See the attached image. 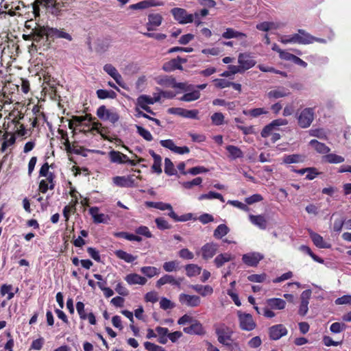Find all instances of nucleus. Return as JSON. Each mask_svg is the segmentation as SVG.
Listing matches in <instances>:
<instances>
[{
  "label": "nucleus",
  "mask_w": 351,
  "mask_h": 351,
  "mask_svg": "<svg viewBox=\"0 0 351 351\" xmlns=\"http://www.w3.org/2000/svg\"><path fill=\"white\" fill-rule=\"evenodd\" d=\"M238 63L239 66H228V69L232 70V73H243L244 71L250 69L256 64V61L250 53H242L238 56Z\"/></svg>",
  "instance_id": "nucleus-1"
},
{
  "label": "nucleus",
  "mask_w": 351,
  "mask_h": 351,
  "mask_svg": "<svg viewBox=\"0 0 351 351\" xmlns=\"http://www.w3.org/2000/svg\"><path fill=\"white\" fill-rule=\"evenodd\" d=\"M315 111L313 108L303 109L298 117V123L302 128H308L314 120Z\"/></svg>",
  "instance_id": "nucleus-2"
},
{
  "label": "nucleus",
  "mask_w": 351,
  "mask_h": 351,
  "mask_svg": "<svg viewBox=\"0 0 351 351\" xmlns=\"http://www.w3.org/2000/svg\"><path fill=\"white\" fill-rule=\"evenodd\" d=\"M219 245L213 242L204 244L199 250L196 252L197 255H201L202 258L208 261L212 258L217 252Z\"/></svg>",
  "instance_id": "nucleus-3"
},
{
  "label": "nucleus",
  "mask_w": 351,
  "mask_h": 351,
  "mask_svg": "<svg viewBox=\"0 0 351 351\" xmlns=\"http://www.w3.org/2000/svg\"><path fill=\"white\" fill-rule=\"evenodd\" d=\"M171 13L173 16L175 20L180 24H186L193 22L194 16L188 14L186 10L183 8H175L171 9Z\"/></svg>",
  "instance_id": "nucleus-4"
},
{
  "label": "nucleus",
  "mask_w": 351,
  "mask_h": 351,
  "mask_svg": "<svg viewBox=\"0 0 351 351\" xmlns=\"http://www.w3.org/2000/svg\"><path fill=\"white\" fill-rule=\"evenodd\" d=\"M237 314L240 327L242 330L251 331L256 328V324L250 314L242 313L241 311H238Z\"/></svg>",
  "instance_id": "nucleus-5"
},
{
  "label": "nucleus",
  "mask_w": 351,
  "mask_h": 351,
  "mask_svg": "<svg viewBox=\"0 0 351 351\" xmlns=\"http://www.w3.org/2000/svg\"><path fill=\"white\" fill-rule=\"evenodd\" d=\"M97 115L101 119L108 120L112 123L118 121L119 116L114 110H109L104 106H100L97 110Z\"/></svg>",
  "instance_id": "nucleus-6"
},
{
  "label": "nucleus",
  "mask_w": 351,
  "mask_h": 351,
  "mask_svg": "<svg viewBox=\"0 0 351 351\" xmlns=\"http://www.w3.org/2000/svg\"><path fill=\"white\" fill-rule=\"evenodd\" d=\"M45 26L36 24L29 34H23V38L25 40H32L34 43H39L45 39Z\"/></svg>",
  "instance_id": "nucleus-7"
},
{
  "label": "nucleus",
  "mask_w": 351,
  "mask_h": 351,
  "mask_svg": "<svg viewBox=\"0 0 351 351\" xmlns=\"http://www.w3.org/2000/svg\"><path fill=\"white\" fill-rule=\"evenodd\" d=\"M158 209L161 210H169L168 215L172 218L175 221H186L191 219V215H184L182 216H178L173 210L171 204L163 202H158Z\"/></svg>",
  "instance_id": "nucleus-8"
},
{
  "label": "nucleus",
  "mask_w": 351,
  "mask_h": 351,
  "mask_svg": "<svg viewBox=\"0 0 351 351\" xmlns=\"http://www.w3.org/2000/svg\"><path fill=\"white\" fill-rule=\"evenodd\" d=\"M215 332L219 343L225 346L230 345L232 331L228 327L223 325L217 328Z\"/></svg>",
  "instance_id": "nucleus-9"
},
{
  "label": "nucleus",
  "mask_w": 351,
  "mask_h": 351,
  "mask_svg": "<svg viewBox=\"0 0 351 351\" xmlns=\"http://www.w3.org/2000/svg\"><path fill=\"white\" fill-rule=\"evenodd\" d=\"M45 39L47 40L49 38H65L68 40H71V36L63 31L62 29H58L56 28H51L49 27H45Z\"/></svg>",
  "instance_id": "nucleus-10"
},
{
  "label": "nucleus",
  "mask_w": 351,
  "mask_h": 351,
  "mask_svg": "<svg viewBox=\"0 0 351 351\" xmlns=\"http://www.w3.org/2000/svg\"><path fill=\"white\" fill-rule=\"evenodd\" d=\"M170 114H178L182 117L198 119L197 110H186L182 108H171L168 110Z\"/></svg>",
  "instance_id": "nucleus-11"
},
{
  "label": "nucleus",
  "mask_w": 351,
  "mask_h": 351,
  "mask_svg": "<svg viewBox=\"0 0 351 351\" xmlns=\"http://www.w3.org/2000/svg\"><path fill=\"white\" fill-rule=\"evenodd\" d=\"M179 301L182 304L190 307H196L200 304V298L195 295H188L185 293H181L179 295Z\"/></svg>",
  "instance_id": "nucleus-12"
},
{
  "label": "nucleus",
  "mask_w": 351,
  "mask_h": 351,
  "mask_svg": "<svg viewBox=\"0 0 351 351\" xmlns=\"http://www.w3.org/2000/svg\"><path fill=\"white\" fill-rule=\"evenodd\" d=\"M182 280L183 278L176 279L171 275L165 274L157 280L156 287L159 288L166 284H170L180 288Z\"/></svg>",
  "instance_id": "nucleus-13"
},
{
  "label": "nucleus",
  "mask_w": 351,
  "mask_h": 351,
  "mask_svg": "<svg viewBox=\"0 0 351 351\" xmlns=\"http://www.w3.org/2000/svg\"><path fill=\"white\" fill-rule=\"evenodd\" d=\"M269 332L271 339L278 340L287 334V329L282 324H277L270 327Z\"/></svg>",
  "instance_id": "nucleus-14"
},
{
  "label": "nucleus",
  "mask_w": 351,
  "mask_h": 351,
  "mask_svg": "<svg viewBox=\"0 0 351 351\" xmlns=\"http://www.w3.org/2000/svg\"><path fill=\"white\" fill-rule=\"evenodd\" d=\"M113 182L116 185L121 187H134L137 186L133 176L128 177L116 176L113 178Z\"/></svg>",
  "instance_id": "nucleus-15"
},
{
  "label": "nucleus",
  "mask_w": 351,
  "mask_h": 351,
  "mask_svg": "<svg viewBox=\"0 0 351 351\" xmlns=\"http://www.w3.org/2000/svg\"><path fill=\"white\" fill-rule=\"evenodd\" d=\"M290 95L289 90L283 86H277L267 93V97L270 99H277L287 97Z\"/></svg>",
  "instance_id": "nucleus-16"
},
{
  "label": "nucleus",
  "mask_w": 351,
  "mask_h": 351,
  "mask_svg": "<svg viewBox=\"0 0 351 351\" xmlns=\"http://www.w3.org/2000/svg\"><path fill=\"white\" fill-rule=\"evenodd\" d=\"M263 258V256L258 252L245 254L242 257L243 263L251 267L256 266Z\"/></svg>",
  "instance_id": "nucleus-17"
},
{
  "label": "nucleus",
  "mask_w": 351,
  "mask_h": 351,
  "mask_svg": "<svg viewBox=\"0 0 351 351\" xmlns=\"http://www.w3.org/2000/svg\"><path fill=\"white\" fill-rule=\"evenodd\" d=\"M162 21V16L160 14H150L148 15V22L146 27L148 31L156 30Z\"/></svg>",
  "instance_id": "nucleus-18"
},
{
  "label": "nucleus",
  "mask_w": 351,
  "mask_h": 351,
  "mask_svg": "<svg viewBox=\"0 0 351 351\" xmlns=\"http://www.w3.org/2000/svg\"><path fill=\"white\" fill-rule=\"evenodd\" d=\"M49 166L47 162H45L39 171V176L40 177H45L47 178L48 182L50 184L49 189L53 190L55 186V184L53 182V180L55 178V176L52 172L49 171Z\"/></svg>",
  "instance_id": "nucleus-19"
},
{
  "label": "nucleus",
  "mask_w": 351,
  "mask_h": 351,
  "mask_svg": "<svg viewBox=\"0 0 351 351\" xmlns=\"http://www.w3.org/2000/svg\"><path fill=\"white\" fill-rule=\"evenodd\" d=\"M89 213L93 218V221L96 223H108L109 220V217L108 215L103 214V213H99V208L98 207H91L89 209Z\"/></svg>",
  "instance_id": "nucleus-20"
},
{
  "label": "nucleus",
  "mask_w": 351,
  "mask_h": 351,
  "mask_svg": "<svg viewBox=\"0 0 351 351\" xmlns=\"http://www.w3.org/2000/svg\"><path fill=\"white\" fill-rule=\"evenodd\" d=\"M311 291L310 290L304 291L301 294V303L299 308V314L305 315L308 312V300L311 297Z\"/></svg>",
  "instance_id": "nucleus-21"
},
{
  "label": "nucleus",
  "mask_w": 351,
  "mask_h": 351,
  "mask_svg": "<svg viewBox=\"0 0 351 351\" xmlns=\"http://www.w3.org/2000/svg\"><path fill=\"white\" fill-rule=\"evenodd\" d=\"M249 219L250 222L261 230H265L267 227V220L265 217L262 215H250Z\"/></svg>",
  "instance_id": "nucleus-22"
},
{
  "label": "nucleus",
  "mask_w": 351,
  "mask_h": 351,
  "mask_svg": "<svg viewBox=\"0 0 351 351\" xmlns=\"http://www.w3.org/2000/svg\"><path fill=\"white\" fill-rule=\"evenodd\" d=\"M183 330L185 333L189 335H202L204 333L202 325L197 320L192 322L191 326L184 328Z\"/></svg>",
  "instance_id": "nucleus-23"
},
{
  "label": "nucleus",
  "mask_w": 351,
  "mask_h": 351,
  "mask_svg": "<svg viewBox=\"0 0 351 351\" xmlns=\"http://www.w3.org/2000/svg\"><path fill=\"white\" fill-rule=\"evenodd\" d=\"M309 235H310V237L311 239H312L313 243L319 248H330L331 247V245L327 242H326L323 237L310 230L309 231Z\"/></svg>",
  "instance_id": "nucleus-24"
},
{
  "label": "nucleus",
  "mask_w": 351,
  "mask_h": 351,
  "mask_svg": "<svg viewBox=\"0 0 351 351\" xmlns=\"http://www.w3.org/2000/svg\"><path fill=\"white\" fill-rule=\"evenodd\" d=\"M104 70L110 75L119 86H122V77L114 66L110 64H106L104 66Z\"/></svg>",
  "instance_id": "nucleus-25"
},
{
  "label": "nucleus",
  "mask_w": 351,
  "mask_h": 351,
  "mask_svg": "<svg viewBox=\"0 0 351 351\" xmlns=\"http://www.w3.org/2000/svg\"><path fill=\"white\" fill-rule=\"evenodd\" d=\"M125 280L128 282V284L130 285H144L147 282V279L137 274H128L125 277Z\"/></svg>",
  "instance_id": "nucleus-26"
},
{
  "label": "nucleus",
  "mask_w": 351,
  "mask_h": 351,
  "mask_svg": "<svg viewBox=\"0 0 351 351\" xmlns=\"http://www.w3.org/2000/svg\"><path fill=\"white\" fill-rule=\"evenodd\" d=\"M109 158L112 162L117 164L125 163L126 160H128V156L125 154L114 150L109 152Z\"/></svg>",
  "instance_id": "nucleus-27"
},
{
  "label": "nucleus",
  "mask_w": 351,
  "mask_h": 351,
  "mask_svg": "<svg viewBox=\"0 0 351 351\" xmlns=\"http://www.w3.org/2000/svg\"><path fill=\"white\" fill-rule=\"evenodd\" d=\"M190 287L203 297L211 295L213 293V289L210 285H192Z\"/></svg>",
  "instance_id": "nucleus-28"
},
{
  "label": "nucleus",
  "mask_w": 351,
  "mask_h": 351,
  "mask_svg": "<svg viewBox=\"0 0 351 351\" xmlns=\"http://www.w3.org/2000/svg\"><path fill=\"white\" fill-rule=\"evenodd\" d=\"M234 257L229 253H223L217 255L214 259V263L217 267H222L226 263L233 260Z\"/></svg>",
  "instance_id": "nucleus-29"
},
{
  "label": "nucleus",
  "mask_w": 351,
  "mask_h": 351,
  "mask_svg": "<svg viewBox=\"0 0 351 351\" xmlns=\"http://www.w3.org/2000/svg\"><path fill=\"white\" fill-rule=\"evenodd\" d=\"M226 148L229 154L228 158L231 160L243 157V153L239 147L234 145H227Z\"/></svg>",
  "instance_id": "nucleus-30"
},
{
  "label": "nucleus",
  "mask_w": 351,
  "mask_h": 351,
  "mask_svg": "<svg viewBox=\"0 0 351 351\" xmlns=\"http://www.w3.org/2000/svg\"><path fill=\"white\" fill-rule=\"evenodd\" d=\"M267 305L274 309L282 310L285 308L286 302L281 298H270L266 301Z\"/></svg>",
  "instance_id": "nucleus-31"
},
{
  "label": "nucleus",
  "mask_w": 351,
  "mask_h": 351,
  "mask_svg": "<svg viewBox=\"0 0 351 351\" xmlns=\"http://www.w3.org/2000/svg\"><path fill=\"white\" fill-rule=\"evenodd\" d=\"M158 101V98L152 97L151 96L142 95L136 99V106H149Z\"/></svg>",
  "instance_id": "nucleus-32"
},
{
  "label": "nucleus",
  "mask_w": 351,
  "mask_h": 351,
  "mask_svg": "<svg viewBox=\"0 0 351 351\" xmlns=\"http://www.w3.org/2000/svg\"><path fill=\"white\" fill-rule=\"evenodd\" d=\"M162 69L166 72H171L176 69L183 70V67L182 65H180L176 58H173L164 63Z\"/></svg>",
  "instance_id": "nucleus-33"
},
{
  "label": "nucleus",
  "mask_w": 351,
  "mask_h": 351,
  "mask_svg": "<svg viewBox=\"0 0 351 351\" xmlns=\"http://www.w3.org/2000/svg\"><path fill=\"white\" fill-rule=\"evenodd\" d=\"M111 45V40L109 38L99 39L97 41L95 49L99 53L106 51Z\"/></svg>",
  "instance_id": "nucleus-34"
},
{
  "label": "nucleus",
  "mask_w": 351,
  "mask_h": 351,
  "mask_svg": "<svg viewBox=\"0 0 351 351\" xmlns=\"http://www.w3.org/2000/svg\"><path fill=\"white\" fill-rule=\"evenodd\" d=\"M222 37L226 39H230L234 38H243L246 37V34L237 32L232 28H227L222 34Z\"/></svg>",
  "instance_id": "nucleus-35"
},
{
  "label": "nucleus",
  "mask_w": 351,
  "mask_h": 351,
  "mask_svg": "<svg viewBox=\"0 0 351 351\" xmlns=\"http://www.w3.org/2000/svg\"><path fill=\"white\" fill-rule=\"evenodd\" d=\"M149 154L154 158V164L152 166V169L153 171L157 173H162V169H161V161L162 158L156 154L153 150H149Z\"/></svg>",
  "instance_id": "nucleus-36"
},
{
  "label": "nucleus",
  "mask_w": 351,
  "mask_h": 351,
  "mask_svg": "<svg viewBox=\"0 0 351 351\" xmlns=\"http://www.w3.org/2000/svg\"><path fill=\"white\" fill-rule=\"evenodd\" d=\"M160 5V3H154L152 0L143 1L137 3L130 5V8L132 10H143L148 8L151 6H157Z\"/></svg>",
  "instance_id": "nucleus-37"
},
{
  "label": "nucleus",
  "mask_w": 351,
  "mask_h": 351,
  "mask_svg": "<svg viewBox=\"0 0 351 351\" xmlns=\"http://www.w3.org/2000/svg\"><path fill=\"white\" fill-rule=\"evenodd\" d=\"M310 145L319 154H327L330 150L324 143H320L315 139L310 141Z\"/></svg>",
  "instance_id": "nucleus-38"
},
{
  "label": "nucleus",
  "mask_w": 351,
  "mask_h": 351,
  "mask_svg": "<svg viewBox=\"0 0 351 351\" xmlns=\"http://www.w3.org/2000/svg\"><path fill=\"white\" fill-rule=\"evenodd\" d=\"M305 157L300 154L287 155L283 158V162L286 164L299 163L304 161Z\"/></svg>",
  "instance_id": "nucleus-39"
},
{
  "label": "nucleus",
  "mask_w": 351,
  "mask_h": 351,
  "mask_svg": "<svg viewBox=\"0 0 351 351\" xmlns=\"http://www.w3.org/2000/svg\"><path fill=\"white\" fill-rule=\"evenodd\" d=\"M140 271L142 274L149 278L160 274V269L152 266L142 267Z\"/></svg>",
  "instance_id": "nucleus-40"
},
{
  "label": "nucleus",
  "mask_w": 351,
  "mask_h": 351,
  "mask_svg": "<svg viewBox=\"0 0 351 351\" xmlns=\"http://www.w3.org/2000/svg\"><path fill=\"white\" fill-rule=\"evenodd\" d=\"M114 254L120 259L125 261L126 263H132L136 259V256L132 255L123 250H119L114 252Z\"/></svg>",
  "instance_id": "nucleus-41"
},
{
  "label": "nucleus",
  "mask_w": 351,
  "mask_h": 351,
  "mask_svg": "<svg viewBox=\"0 0 351 351\" xmlns=\"http://www.w3.org/2000/svg\"><path fill=\"white\" fill-rule=\"evenodd\" d=\"M298 34L300 40L304 41V43H300L302 45H308L314 43V36L307 33L304 29H299Z\"/></svg>",
  "instance_id": "nucleus-42"
},
{
  "label": "nucleus",
  "mask_w": 351,
  "mask_h": 351,
  "mask_svg": "<svg viewBox=\"0 0 351 351\" xmlns=\"http://www.w3.org/2000/svg\"><path fill=\"white\" fill-rule=\"evenodd\" d=\"M243 114L256 118L263 114H268V110L264 108H257L249 110H243Z\"/></svg>",
  "instance_id": "nucleus-43"
},
{
  "label": "nucleus",
  "mask_w": 351,
  "mask_h": 351,
  "mask_svg": "<svg viewBox=\"0 0 351 351\" xmlns=\"http://www.w3.org/2000/svg\"><path fill=\"white\" fill-rule=\"evenodd\" d=\"M283 44L304 43L300 40L299 34H295L291 36H282L279 40Z\"/></svg>",
  "instance_id": "nucleus-44"
},
{
  "label": "nucleus",
  "mask_w": 351,
  "mask_h": 351,
  "mask_svg": "<svg viewBox=\"0 0 351 351\" xmlns=\"http://www.w3.org/2000/svg\"><path fill=\"white\" fill-rule=\"evenodd\" d=\"M186 275L193 277L200 274L202 268L195 264H189L185 267Z\"/></svg>",
  "instance_id": "nucleus-45"
},
{
  "label": "nucleus",
  "mask_w": 351,
  "mask_h": 351,
  "mask_svg": "<svg viewBox=\"0 0 351 351\" xmlns=\"http://www.w3.org/2000/svg\"><path fill=\"white\" fill-rule=\"evenodd\" d=\"M230 231L229 228L225 224L219 225L215 230L213 236L216 239H221L223 237L226 235Z\"/></svg>",
  "instance_id": "nucleus-46"
},
{
  "label": "nucleus",
  "mask_w": 351,
  "mask_h": 351,
  "mask_svg": "<svg viewBox=\"0 0 351 351\" xmlns=\"http://www.w3.org/2000/svg\"><path fill=\"white\" fill-rule=\"evenodd\" d=\"M200 97V93L199 90H195L191 93H188L184 94L182 97H181L179 99L183 101H193L198 99Z\"/></svg>",
  "instance_id": "nucleus-47"
},
{
  "label": "nucleus",
  "mask_w": 351,
  "mask_h": 351,
  "mask_svg": "<svg viewBox=\"0 0 351 351\" xmlns=\"http://www.w3.org/2000/svg\"><path fill=\"white\" fill-rule=\"evenodd\" d=\"M218 199L221 202H225L223 196L220 193H215L213 191H210L209 193H208L206 194H202L198 197V199L200 201L203 200V199Z\"/></svg>",
  "instance_id": "nucleus-48"
},
{
  "label": "nucleus",
  "mask_w": 351,
  "mask_h": 351,
  "mask_svg": "<svg viewBox=\"0 0 351 351\" xmlns=\"http://www.w3.org/2000/svg\"><path fill=\"white\" fill-rule=\"evenodd\" d=\"M174 77L169 76L158 77L156 82L158 84L165 87H173Z\"/></svg>",
  "instance_id": "nucleus-49"
},
{
  "label": "nucleus",
  "mask_w": 351,
  "mask_h": 351,
  "mask_svg": "<svg viewBox=\"0 0 351 351\" xmlns=\"http://www.w3.org/2000/svg\"><path fill=\"white\" fill-rule=\"evenodd\" d=\"M97 95L98 98L104 99L106 98L114 99L116 97L117 94L113 90H107L103 89H99L97 90Z\"/></svg>",
  "instance_id": "nucleus-50"
},
{
  "label": "nucleus",
  "mask_w": 351,
  "mask_h": 351,
  "mask_svg": "<svg viewBox=\"0 0 351 351\" xmlns=\"http://www.w3.org/2000/svg\"><path fill=\"white\" fill-rule=\"evenodd\" d=\"M179 263L177 261H171L164 263L162 267L167 272L176 271L178 269Z\"/></svg>",
  "instance_id": "nucleus-51"
},
{
  "label": "nucleus",
  "mask_w": 351,
  "mask_h": 351,
  "mask_svg": "<svg viewBox=\"0 0 351 351\" xmlns=\"http://www.w3.org/2000/svg\"><path fill=\"white\" fill-rule=\"evenodd\" d=\"M12 286L11 285H3L1 287L0 293L2 296L8 294L7 299L8 300H11L14 295V293L12 291Z\"/></svg>",
  "instance_id": "nucleus-52"
},
{
  "label": "nucleus",
  "mask_w": 351,
  "mask_h": 351,
  "mask_svg": "<svg viewBox=\"0 0 351 351\" xmlns=\"http://www.w3.org/2000/svg\"><path fill=\"white\" fill-rule=\"evenodd\" d=\"M324 158L329 163L337 164V163L343 162L344 161L343 157H342L341 156L336 155L335 154H327L324 156Z\"/></svg>",
  "instance_id": "nucleus-53"
},
{
  "label": "nucleus",
  "mask_w": 351,
  "mask_h": 351,
  "mask_svg": "<svg viewBox=\"0 0 351 351\" xmlns=\"http://www.w3.org/2000/svg\"><path fill=\"white\" fill-rule=\"evenodd\" d=\"M165 172L167 175L172 176L176 174V171L174 169V165L171 160L166 158L165 159Z\"/></svg>",
  "instance_id": "nucleus-54"
},
{
  "label": "nucleus",
  "mask_w": 351,
  "mask_h": 351,
  "mask_svg": "<svg viewBox=\"0 0 351 351\" xmlns=\"http://www.w3.org/2000/svg\"><path fill=\"white\" fill-rule=\"evenodd\" d=\"M116 235L119 237L124 238L128 241H134L137 242H141L142 241V238L141 237L132 234H128L124 232L117 233Z\"/></svg>",
  "instance_id": "nucleus-55"
},
{
  "label": "nucleus",
  "mask_w": 351,
  "mask_h": 351,
  "mask_svg": "<svg viewBox=\"0 0 351 351\" xmlns=\"http://www.w3.org/2000/svg\"><path fill=\"white\" fill-rule=\"evenodd\" d=\"M136 129L139 135H141L146 141H151L153 139L152 135L146 129L139 125H136Z\"/></svg>",
  "instance_id": "nucleus-56"
},
{
  "label": "nucleus",
  "mask_w": 351,
  "mask_h": 351,
  "mask_svg": "<svg viewBox=\"0 0 351 351\" xmlns=\"http://www.w3.org/2000/svg\"><path fill=\"white\" fill-rule=\"evenodd\" d=\"M211 121L215 125H221L223 123L224 116L221 112H215L211 116Z\"/></svg>",
  "instance_id": "nucleus-57"
},
{
  "label": "nucleus",
  "mask_w": 351,
  "mask_h": 351,
  "mask_svg": "<svg viewBox=\"0 0 351 351\" xmlns=\"http://www.w3.org/2000/svg\"><path fill=\"white\" fill-rule=\"evenodd\" d=\"M156 224L158 229L166 230L170 229L171 225L169 224L168 221L162 217H158L155 219Z\"/></svg>",
  "instance_id": "nucleus-58"
},
{
  "label": "nucleus",
  "mask_w": 351,
  "mask_h": 351,
  "mask_svg": "<svg viewBox=\"0 0 351 351\" xmlns=\"http://www.w3.org/2000/svg\"><path fill=\"white\" fill-rule=\"evenodd\" d=\"M202 182V179L200 177L195 178L191 181L184 182L182 184L183 187L187 189L193 188L194 186L199 185Z\"/></svg>",
  "instance_id": "nucleus-59"
},
{
  "label": "nucleus",
  "mask_w": 351,
  "mask_h": 351,
  "mask_svg": "<svg viewBox=\"0 0 351 351\" xmlns=\"http://www.w3.org/2000/svg\"><path fill=\"white\" fill-rule=\"evenodd\" d=\"M346 325L343 323L335 322L331 324L330 330L334 333H339L346 328Z\"/></svg>",
  "instance_id": "nucleus-60"
},
{
  "label": "nucleus",
  "mask_w": 351,
  "mask_h": 351,
  "mask_svg": "<svg viewBox=\"0 0 351 351\" xmlns=\"http://www.w3.org/2000/svg\"><path fill=\"white\" fill-rule=\"evenodd\" d=\"M175 306L174 304L166 298H162L160 301V307L163 310L173 308Z\"/></svg>",
  "instance_id": "nucleus-61"
},
{
  "label": "nucleus",
  "mask_w": 351,
  "mask_h": 351,
  "mask_svg": "<svg viewBox=\"0 0 351 351\" xmlns=\"http://www.w3.org/2000/svg\"><path fill=\"white\" fill-rule=\"evenodd\" d=\"M136 233L140 235L145 236L147 238L152 237V234L147 226H141L136 228Z\"/></svg>",
  "instance_id": "nucleus-62"
},
{
  "label": "nucleus",
  "mask_w": 351,
  "mask_h": 351,
  "mask_svg": "<svg viewBox=\"0 0 351 351\" xmlns=\"http://www.w3.org/2000/svg\"><path fill=\"white\" fill-rule=\"evenodd\" d=\"M144 346L148 351H165L164 348L149 341L145 342Z\"/></svg>",
  "instance_id": "nucleus-63"
},
{
  "label": "nucleus",
  "mask_w": 351,
  "mask_h": 351,
  "mask_svg": "<svg viewBox=\"0 0 351 351\" xmlns=\"http://www.w3.org/2000/svg\"><path fill=\"white\" fill-rule=\"evenodd\" d=\"M180 258L187 260H191L193 258V254L190 252L187 248L182 249L178 252Z\"/></svg>",
  "instance_id": "nucleus-64"
}]
</instances>
